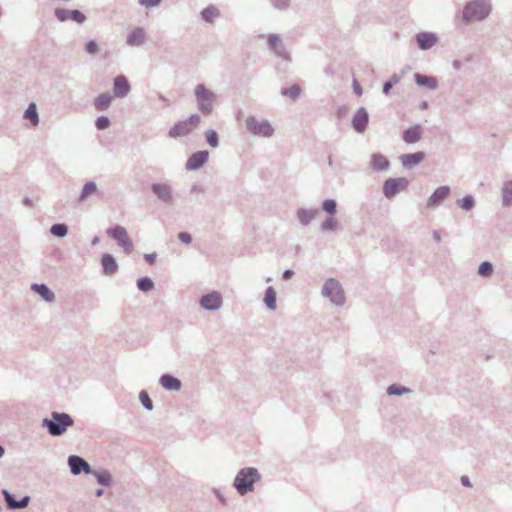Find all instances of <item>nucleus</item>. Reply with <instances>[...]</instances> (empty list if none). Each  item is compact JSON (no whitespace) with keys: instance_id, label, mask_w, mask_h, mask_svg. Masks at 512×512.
Wrapping results in <instances>:
<instances>
[{"instance_id":"53","label":"nucleus","mask_w":512,"mask_h":512,"mask_svg":"<svg viewBox=\"0 0 512 512\" xmlns=\"http://www.w3.org/2000/svg\"><path fill=\"white\" fill-rule=\"evenodd\" d=\"M353 90L358 96H361L363 93L362 87L356 79L353 80Z\"/></svg>"},{"instance_id":"5","label":"nucleus","mask_w":512,"mask_h":512,"mask_svg":"<svg viewBox=\"0 0 512 512\" xmlns=\"http://www.w3.org/2000/svg\"><path fill=\"white\" fill-rule=\"evenodd\" d=\"M200 121V115L196 113L192 114L187 119L179 121L174 126H172L168 131V135L171 138L186 136L190 134L198 126Z\"/></svg>"},{"instance_id":"8","label":"nucleus","mask_w":512,"mask_h":512,"mask_svg":"<svg viewBox=\"0 0 512 512\" xmlns=\"http://www.w3.org/2000/svg\"><path fill=\"white\" fill-rule=\"evenodd\" d=\"M408 186L409 180L405 177L387 178L383 183L382 192L385 198L391 200Z\"/></svg>"},{"instance_id":"3","label":"nucleus","mask_w":512,"mask_h":512,"mask_svg":"<svg viewBox=\"0 0 512 512\" xmlns=\"http://www.w3.org/2000/svg\"><path fill=\"white\" fill-rule=\"evenodd\" d=\"M260 479L261 475L256 468L245 467L236 474L233 486L241 496H244L254 490L255 483Z\"/></svg>"},{"instance_id":"10","label":"nucleus","mask_w":512,"mask_h":512,"mask_svg":"<svg viewBox=\"0 0 512 512\" xmlns=\"http://www.w3.org/2000/svg\"><path fill=\"white\" fill-rule=\"evenodd\" d=\"M152 194L163 204H174L173 188L168 182H154L151 184Z\"/></svg>"},{"instance_id":"52","label":"nucleus","mask_w":512,"mask_h":512,"mask_svg":"<svg viewBox=\"0 0 512 512\" xmlns=\"http://www.w3.org/2000/svg\"><path fill=\"white\" fill-rule=\"evenodd\" d=\"M178 239L184 244H190L192 242V236L188 232H180L178 234Z\"/></svg>"},{"instance_id":"12","label":"nucleus","mask_w":512,"mask_h":512,"mask_svg":"<svg viewBox=\"0 0 512 512\" xmlns=\"http://www.w3.org/2000/svg\"><path fill=\"white\" fill-rule=\"evenodd\" d=\"M54 15L60 22L67 20L74 21L78 24H83L86 21V16L80 10H68L65 8H56Z\"/></svg>"},{"instance_id":"13","label":"nucleus","mask_w":512,"mask_h":512,"mask_svg":"<svg viewBox=\"0 0 512 512\" xmlns=\"http://www.w3.org/2000/svg\"><path fill=\"white\" fill-rule=\"evenodd\" d=\"M67 463L73 475H80L81 473H92L90 464L84 458L78 455H70L68 457Z\"/></svg>"},{"instance_id":"17","label":"nucleus","mask_w":512,"mask_h":512,"mask_svg":"<svg viewBox=\"0 0 512 512\" xmlns=\"http://www.w3.org/2000/svg\"><path fill=\"white\" fill-rule=\"evenodd\" d=\"M222 296L218 292H211L200 298V305L208 311L218 310L222 306Z\"/></svg>"},{"instance_id":"4","label":"nucleus","mask_w":512,"mask_h":512,"mask_svg":"<svg viewBox=\"0 0 512 512\" xmlns=\"http://www.w3.org/2000/svg\"><path fill=\"white\" fill-rule=\"evenodd\" d=\"M321 294L329 298L330 302L336 306H343L345 304V294L340 282L334 278L326 280L322 287Z\"/></svg>"},{"instance_id":"7","label":"nucleus","mask_w":512,"mask_h":512,"mask_svg":"<svg viewBox=\"0 0 512 512\" xmlns=\"http://www.w3.org/2000/svg\"><path fill=\"white\" fill-rule=\"evenodd\" d=\"M245 125L247 130L255 136L271 137L274 133V128L268 120L259 121L254 116L247 117Z\"/></svg>"},{"instance_id":"31","label":"nucleus","mask_w":512,"mask_h":512,"mask_svg":"<svg viewBox=\"0 0 512 512\" xmlns=\"http://www.w3.org/2000/svg\"><path fill=\"white\" fill-rule=\"evenodd\" d=\"M113 98L109 93H102L94 100V107L97 111H105L111 105Z\"/></svg>"},{"instance_id":"59","label":"nucleus","mask_w":512,"mask_h":512,"mask_svg":"<svg viewBox=\"0 0 512 512\" xmlns=\"http://www.w3.org/2000/svg\"><path fill=\"white\" fill-rule=\"evenodd\" d=\"M433 238L436 242L441 241V235H440L439 231H437V230L433 231Z\"/></svg>"},{"instance_id":"45","label":"nucleus","mask_w":512,"mask_h":512,"mask_svg":"<svg viewBox=\"0 0 512 512\" xmlns=\"http://www.w3.org/2000/svg\"><path fill=\"white\" fill-rule=\"evenodd\" d=\"M493 273V265L489 261L482 262L478 267V274L482 277H489Z\"/></svg>"},{"instance_id":"25","label":"nucleus","mask_w":512,"mask_h":512,"mask_svg":"<svg viewBox=\"0 0 512 512\" xmlns=\"http://www.w3.org/2000/svg\"><path fill=\"white\" fill-rule=\"evenodd\" d=\"M159 383L168 391H179L182 387L181 381L171 374L161 375Z\"/></svg>"},{"instance_id":"44","label":"nucleus","mask_w":512,"mask_h":512,"mask_svg":"<svg viewBox=\"0 0 512 512\" xmlns=\"http://www.w3.org/2000/svg\"><path fill=\"white\" fill-rule=\"evenodd\" d=\"M139 400L146 410H148V411L153 410V407H154L153 401L151 400V398L146 390L140 391Z\"/></svg>"},{"instance_id":"51","label":"nucleus","mask_w":512,"mask_h":512,"mask_svg":"<svg viewBox=\"0 0 512 512\" xmlns=\"http://www.w3.org/2000/svg\"><path fill=\"white\" fill-rule=\"evenodd\" d=\"M162 0H138L139 5L144 6L146 8L157 7Z\"/></svg>"},{"instance_id":"57","label":"nucleus","mask_w":512,"mask_h":512,"mask_svg":"<svg viewBox=\"0 0 512 512\" xmlns=\"http://www.w3.org/2000/svg\"><path fill=\"white\" fill-rule=\"evenodd\" d=\"M460 481H461V484L463 486H465V487H471L472 486V483H471V481H470L468 476H462Z\"/></svg>"},{"instance_id":"56","label":"nucleus","mask_w":512,"mask_h":512,"mask_svg":"<svg viewBox=\"0 0 512 512\" xmlns=\"http://www.w3.org/2000/svg\"><path fill=\"white\" fill-rule=\"evenodd\" d=\"M156 253H151V254H144V259L149 263V264H153L155 262V259H156Z\"/></svg>"},{"instance_id":"19","label":"nucleus","mask_w":512,"mask_h":512,"mask_svg":"<svg viewBox=\"0 0 512 512\" xmlns=\"http://www.w3.org/2000/svg\"><path fill=\"white\" fill-rule=\"evenodd\" d=\"M131 90V86L126 76L119 75L113 80V93L116 98L126 97Z\"/></svg>"},{"instance_id":"15","label":"nucleus","mask_w":512,"mask_h":512,"mask_svg":"<svg viewBox=\"0 0 512 512\" xmlns=\"http://www.w3.org/2000/svg\"><path fill=\"white\" fill-rule=\"evenodd\" d=\"M209 152L207 150H201L191 154L185 164V168L190 171H195L204 166L208 161Z\"/></svg>"},{"instance_id":"23","label":"nucleus","mask_w":512,"mask_h":512,"mask_svg":"<svg viewBox=\"0 0 512 512\" xmlns=\"http://www.w3.org/2000/svg\"><path fill=\"white\" fill-rule=\"evenodd\" d=\"M425 158V153L422 151L415 152V153H409V154H403L399 157L402 165L404 168L409 169L412 168L419 163H421Z\"/></svg>"},{"instance_id":"37","label":"nucleus","mask_w":512,"mask_h":512,"mask_svg":"<svg viewBox=\"0 0 512 512\" xmlns=\"http://www.w3.org/2000/svg\"><path fill=\"white\" fill-rule=\"evenodd\" d=\"M97 191V185L93 181H88L84 184L82 191L79 195L78 201L84 202L88 196L95 193Z\"/></svg>"},{"instance_id":"49","label":"nucleus","mask_w":512,"mask_h":512,"mask_svg":"<svg viewBox=\"0 0 512 512\" xmlns=\"http://www.w3.org/2000/svg\"><path fill=\"white\" fill-rule=\"evenodd\" d=\"M272 6L277 10H287L290 7V0H271Z\"/></svg>"},{"instance_id":"36","label":"nucleus","mask_w":512,"mask_h":512,"mask_svg":"<svg viewBox=\"0 0 512 512\" xmlns=\"http://www.w3.org/2000/svg\"><path fill=\"white\" fill-rule=\"evenodd\" d=\"M91 474L95 476L97 482L102 486H109L112 483V476L106 470L96 471L92 469Z\"/></svg>"},{"instance_id":"43","label":"nucleus","mask_w":512,"mask_h":512,"mask_svg":"<svg viewBox=\"0 0 512 512\" xmlns=\"http://www.w3.org/2000/svg\"><path fill=\"white\" fill-rule=\"evenodd\" d=\"M205 139L207 143L212 147L216 148L219 145V137L215 130L209 129L205 132Z\"/></svg>"},{"instance_id":"46","label":"nucleus","mask_w":512,"mask_h":512,"mask_svg":"<svg viewBox=\"0 0 512 512\" xmlns=\"http://www.w3.org/2000/svg\"><path fill=\"white\" fill-rule=\"evenodd\" d=\"M322 209L326 213L334 215L337 211V202L334 199H326L322 203Z\"/></svg>"},{"instance_id":"61","label":"nucleus","mask_w":512,"mask_h":512,"mask_svg":"<svg viewBox=\"0 0 512 512\" xmlns=\"http://www.w3.org/2000/svg\"><path fill=\"white\" fill-rule=\"evenodd\" d=\"M428 106H429V104H428V102H427V101H422V102L420 103V105H419V108H420L421 110H426V109L428 108Z\"/></svg>"},{"instance_id":"54","label":"nucleus","mask_w":512,"mask_h":512,"mask_svg":"<svg viewBox=\"0 0 512 512\" xmlns=\"http://www.w3.org/2000/svg\"><path fill=\"white\" fill-rule=\"evenodd\" d=\"M213 492L215 494V496L217 497V499L222 503V504H225L226 503V499H225V496L224 494L219 490V489H213Z\"/></svg>"},{"instance_id":"48","label":"nucleus","mask_w":512,"mask_h":512,"mask_svg":"<svg viewBox=\"0 0 512 512\" xmlns=\"http://www.w3.org/2000/svg\"><path fill=\"white\" fill-rule=\"evenodd\" d=\"M111 122L107 116H99L95 121V126L98 130H105L109 128Z\"/></svg>"},{"instance_id":"55","label":"nucleus","mask_w":512,"mask_h":512,"mask_svg":"<svg viewBox=\"0 0 512 512\" xmlns=\"http://www.w3.org/2000/svg\"><path fill=\"white\" fill-rule=\"evenodd\" d=\"M293 275H294V271L292 269H286V270H284V272L282 274V278L284 280H290Z\"/></svg>"},{"instance_id":"28","label":"nucleus","mask_w":512,"mask_h":512,"mask_svg":"<svg viewBox=\"0 0 512 512\" xmlns=\"http://www.w3.org/2000/svg\"><path fill=\"white\" fill-rule=\"evenodd\" d=\"M414 80L418 86L426 87L430 90H436L438 88V80L434 76H427L424 74L415 73Z\"/></svg>"},{"instance_id":"14","label":"nucleus","mask_w":512,"mask_h":512,"mask_svg":"<svg viewBox=\"0 0 512 512\" xmlns=\"http://www.w3.org/2000/svg\"><path fill=\"white\" fill-rule=\"evenodd\" d=\"M351 124L357 133H364L369 124V113L367 109L364 107L358 108L352 117Z\"/></svg>"},{"instance_id":"9","label":"nucleus","mask_w":512,"mask_h":512,"mask_svg":"<svg viewBox=\"0 0 512 512\" xmlns=\"http://www.w3.org/2000/svg\"><path fill=\"white\" fill-rule=\"evenodd\" d=\"M106 233L109 237L116 241L118 246L123 248V251L126 254H130L133 251V242L129 238L127 230L123 226L116 225L114 227L108 228Z\"/></svg>"},{"instance_id":"20","label":"nucleus","mask_w":512,"mask_h":512,"mask_svg":"<svg viewBox=\"0 0 512 512\" xmlns=\"http://www.w3.org/2000/svg\"><path fill=\"white\" fill-rule=\"evenodd\" d=\"M3 495H4V498H5V501H6V504H7V508L10 509V510H17V509H23L25 507H27L30 503V497L29 496H24L22 497L21 499L19 500H16L13 495L7 491V490H3L2 491Z\"/></svg>"},{"instance_id":"42","label":"nucleus","mask_w":512,"mask_h":512,"mask_svg":"<svg viewBox=\"0 0 512 512\" xmlns=\"http://www.w3.org/2000/svg\"><path fill=\"white\" fill-rule=\"evenodd\" d=\"M338 225H339V222L336 218L329 217L322 222L321 231L322 232L334 231L338 228Z\"/></svg>"},{"instance_id":"26","label":"nucleus","mask_w":512,"mask_h":512,"mask_svg":"<svg viewBox=\"0 0 512 512\" xmlns=\"http://www.w3.org/2000/svg\"><path fill=\"white\" fill-rule=\"evenodd\" d=\"M31 290L37 293L47 303H52L55 300V294L46 284L34 283L31 285Z\"/></svg>"},{"instance_id":"47","label":"nucleus","mask_w":512,"mask_h":512,"mask_svg":"<svg viewBox=\"0 0 512 512\" xmlns=\"http://www.w3.org/2000/svg\"><path fill=\"white\" fill-rule=\"evenodd\" d=\"M399 81H400V77L397 74H393L389 80L384 82L383 93L385 95H388L390 93L391 89L393 88V86L396 85L397 83H399Z\"/></svg>"},{"instance_id":"27","label":"nucleus","mask_w":512,"mask_h":512,"mask_svg":"<svg viewBox=\"0 0 512 512\" xmlns=\"http://www.w3.org/2000/svg\"><path fill=\"white\" fill-rule=\"evenodd\" d=\"M422 137V128L421 125L416 124L404 130L403 132V140L407 144H414L418 142Z\"/></svg>"},{"instance_id":"21","label":"nucleus","mask_w":512,"mask_h":512,"mask_svg":"<svg viewBox=\"0 0 512 512\" xmlns=\"http://www.w3.org/2000/svg\"><path fill=\"white\" fill-rule=\"evenodd\" d=\"M146 41V33L142 27L134 28L126 38V44L131 47L142 46Z\"/></svg>"},{"instance_id":"1","label":"nucleus","mask_w":512,"mask_h":512,"mask_svg":"<svg viewBox=\"0 0 512 512\" xmlns=\"http://www.w3.org/2000/svg\"><path fill=\"white\" fill-rule=\"evenodd\" d=\"M74 425L72 416L65 412L53 411L49 418L42 420V427L46 428L52 437H60L66 433L69 427Z\"/></svg>"},{"instance_id":"11","label":"nucleus","mask_w":512,"mask_h":512,"mask_svg":"<svg viewBox=\"0 0 512 512\" xmlns=\"http://www.w3.org/2000/svg\"><path fill=\"white\" fill-rule=\"evenodd\" d=\"M268 47L279 58L286 62H291L292 58L290 53L286 50L281 38L277 34L268 35Z\"/></svg>"},{"instance_id":"18","label":"nucleus","mask_w":512,"mask_h":512,"mask_svg":"<svg viewBox=\"0 0 512 512\" xmlns=\"http://www.w3.org/2000/svg\"><path fill=\"white\" fill-rule=\"evenodd\" d=\"M451 189L449 186L444 185L435 189V191L428 198L426 206L434 208L442 204V202L450 195Z\"/></svg>"},{"instance_id":"60","label":"nucleus","mask_w":512,"mask_h":512,"mask_svg":"<svg viewBox=\"0 0 512 512\" xmlns=\"http://www.w3.org/2000/svg\"><path fill=\"white\" fill-rule=\"evenodd\" d=\"M452 65H453V67H454L455 69H457V70H458V69H460V68H461L462 63H461V61H460V60H454V61H453V63H452Z\"/></svg>"},{"instance_id":"6","label":"nucleus","mask_w":512,"mask_h":512,"mask_svg":"<svg viewBox=\"0 0 512 512\" xmlns=\"http://www.w3.org/2000/svg\"><path fill=\"white\" fill-rule=\"evenodd\" d=\"M194 92L199 110L203 114H210L213 111L216 94L208 90L204 84H198Z\"/></svg>"},{"instance_id":"58","label":"nucleus","mask_w":512,"mask_h":512,"mask_svg":"<svg viewBox=\"0 0 512 512\" xmlns=\"http://www.w3.org/2000/svg\"><path fill=\"white\" fill-rule=\"evenodd\" d=\"M203 188L200 186V185H197V184H194L192 187H191V192L192 193H196V192H203Z\"/></svg>"},{"instance_id":"63","label":"nucleus","mask_w":512,"mask_h":512,"mask_svg":"<svg viewBox=\"0 0 512 512\" xmlns=\"http://www.w3.org/2000/svg\"><path fill=\"white\" fill-rule=\"evenodd\" d=\"M98 243H99V237H98V236H95V237L92 239L91 244H92V245H96V244H98Z\"/></svg>"},{"instance_id":"39","label":"nucleus","mask_w":512,"mask_h":512,"mask_svg":"<svg viewBox=\"0 0 512 512\" xmlns=\"http://www.w3.org/2000/svg\"><path fill=\"white\" fill-rule=\"evenodd\" d=\"M457 205L465 211H471L475 207V199L472 195H466L456 201Z\"/></svg>"},{"instance_id":"35","label":"nucleus","mask_w":512,"mask_h":512,"mask_svg":"<svg viewBox=\"0 0 512 512\" xmlns=\"http://www.w3.org/2000/svg\"><path fill=\"white\" fill-rule=\"evenodd\" d=\"M136 286L139 291L146 293L152 291L155 287V284L150 277L144 276L137 279Z\"/></svg>"},{"instance_id":"30","label":"nucleus","mask_w":512,"mask_h":512,"mask_svg":"<svg viewBox=\"0 0 512 512\" xmlns=\"http://www.w3.org/2000/svg\"><path fill=\"white\" fill-rule=\"evenodd\" d=\"M502 206L505 208L512 206V180H507L501 187Z\"/></svg>"},{"instance_id":"22","label":"nucleus","mask_w":512,"mask_h":512,"mask_svg":"<svg viewBox=\"0 0 512 512\" xmlns=\"http://www.w3.org/2000/svg\"><path fill=\"white\" fill-rule=\"evenodd\" d=\"M101 266L103 274L112 276L118 271V264L116 259L110 253H104L101 257Z\"/></svg>"},{"instance_id":"24","label":"nucleus","mask_w":512,"mask_h":512,"mask_svg":"<svg viewBox=\"0 0 512 512\" xmlns=\"http://www.w3.org/2000/svg\"><path fill=\"white\" fill-rule=\"evenodd\" d=\"M370 165L373 171H386L390 167V161L381 153H373L371 155Z\"/></svg>"},{"instance_id":"50","label":"nucleus","mask_w":512,"mask_h":512,"mask_svg":"<svg viewBox=\"0 0 512 512\" xmlns=\"http://www.w3.org/2000/svg\"><path fill=\"white\" fill-rule=\"evenodd\" d=\"M85 51L90 55H95L99 52L98 44L95 40H90L85 44Z\"/></svg>"},{"instance_id":"2","label":"nucleus","mask_w":512,"mask_h":512,"mask_svg":"<svg viewBox=\"0 0 512 512\" xmlns=\"http://www.w3.org/2000/svg\"><path fill=\"white\" fill-rule=\"evenodd\" d=\"M491 12L490 0H472L463 9L462 21L467 25L486 19Z\"/></svg>"},{"instance_id":"38","label":"nucleus","mask_w":512,"mask_h":512,"mask_svg":"<svg viewBox=\"0 0 512 512\" xmlns=\"http://www.w3.org/2000/svg\"><path fill=\"white\" fill-rule=\"evenodd\" d=\"M409 393H411V389H409L405 386L398 385V384H391L387 388V394L389 396H402L404 394H409Z\"/></svg>"},{"instance_id":"34","label":"nucleus","mask_w":512,"mask_h":512,"mask_svg":"<svg viewBox=\"0 0 512 512\" xmlns=\"http://www.w3.org/2000/svg\"><path fill=\"white\" fill-rule=\"evenodd\" d=\"M219 16L220 12L214 5H209L201 11V18L207 23H213Z\"/></svg>"},{"instance_id":"32","label":"nucleus","mask_w":512,"mask_h":512,"mask_svg":"<svg viewBox=\"0 0 512 512\" xmlns=\"http://www.w3.org/2000/svg\"><path fill=\"white\" fill-rule=\"evenodd\" d=\"M263 301L268 310L274 311L276 309V291L272 286L266 288Z\"/></svg>"},{"instance_id":"16","label":"nucleus","mask_w":512,"mask_h":512,"mask_svg":"<svg viewBox=\"0 0 512 512\" xmlns=\"http://www.w3.org/2000/svg\"><path fill=\"white\" fill-rule=\"evenodd\" d=\"M417 46L420 50L426 51L435 46L438 42V37L433 32H419L415 35Z\"/></svg>"},{"instance_id":"41","label":"nucleus","mask_w":512,"mask_h":512,"mask_svg":"<svg viewBox=\"0 0 512 512\" xmlns=\"http://www.w3.org/2000/svg\"><path fill=\"white\" fill-rule=\"evenodd\" d=\"M300 93H301V88L297 84H294L288 88L281 89V95L289 97L292 100H296L300 96Z\"/></svg>"},{"instance_id":"62","label":"nucleus","mask_w":512,"mask_h":512,"mask_svg":"<svg viewBox=\"0 0 512 512\" xmlns=\"http://www.w3.org/2000/svg\"><path fill=\"white\" fill-rule=\"evenodd\" d=\"M103 494H104V489H102V488L97 489L95 492V495L97 497H101Z\"/></svg>"},{"instance_id":"33","label":"nucleus","mask_w":512,"mask_h":512,"mask_svg":"<svg viewBox=\"0 0 512 512\" xmlns=\"http://www.w3.org/2000/svg\"><path fill=\"white\" fill-rule=\"evenodd\" d=\"M24 119L29 120L32 126L39 124V114L35 103H30L23 115Z\"/></svg>"},{"instance_id":"40","label":"nucleus","mask_w":512,"mask_h":512,"mask_svg":"<svg viewBox=\"0 0 512 512\" xmlns=\"http://www.w3.org/2000/svg\"><path fill=\"white\" fill-rule=\"evenodd\" d=\"M50 233L55 237L63 238L68 233V227L64 223H56L51 226Z\"/></svg>"},{"instance_id":"29","label":"nucleus","mask_w":512,"mask_h":512,"mask_svg":"<svg viewBox=\"0 0 512 512\" xmlns=\"http://www.w3.org/2000/svg\"><path fill=\"white\" fill-rule=\"evenodd\" d=\"M318 213L319 210L316 208H299L296 212V216L301 225L308 226L312 222V220L317 216Z\"/></svg>"},{"instance_id":"64","label":"nucleus","mask_w":512,"mask_h":512,"mask_svg":"<svg viewBox=\"0 0 512 512\" xmlns=\"http://www.w3.org/2000/svg\"><path fill=\"white\" fill-rule=\"evenodd\" d=\"M328 165H329L330 167H333V158H332V155H329V156H328Z\"/></svg>"}]
</instances>
